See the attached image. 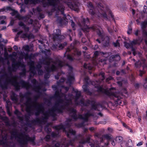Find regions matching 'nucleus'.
<instances>
[{
    "instance_id": "1",
    "label": "nucleus",
    "mask_w": 147,
    "mask_h": 147,
    "mask_svg": "<svg viewBox=\"0 0 147 147\" xmlns=\"http://www.w3.org/2000/svg\"><path fill=\"white\" fill-rule=\"evenodd\" d=\"M3 76L7 77V78L3 84H0V86L3 90L7 89L9 84L13 86L16 91H18L20 89L21 86L20 84L21 85L22 88H26L27 89L29 88L31 86L29 82L25 81L23 80H21L19 82L14 79L12 80L8 77V74L6 73H5Z\"/></svg>"
},
{
    "instance_id": "2",
    "label": "nucleus",
    "mask_w": 147,
    "mask_h": 147,
    "mask_svg": "<svg viewBox=\"0 0 147 147\" xmlns=\"http://www.w3.org/2000/svg\"><path fill=\"white\" fill-rule=\"evenodd\" d=\"M18 133L16 129H13L10 132L11 139L15 138L17 139V141L20 145H27L29 142L35 144V136L30 137L28 135L25 134L24 132L20 133L19 134Z\"/></svg>"
},
{
    "instance_id": "3",
    "label": "nucleus",
    "mask_w": 147,
    "mask_h": 147,
    "mask_svg": "<svg viewBox=\"0 0 147 147\" xmlns=\"http://www.w3.org/2000/svg\"><path fill=\"white\" fill-rule=\"evenodd\" d=\"M94 88L97 89L98 92H101L109 97L113 98L116 104L122 106L125 105L126 102L123 100V98L114 92H111L106 89L104 88L102 86L98 85L95 86Z\"/></svg>"
},
{
    "instance_id": "4",
    "label": "nucleus",
    "mask_w": 147,
    "mask_h": 147,
    "mask_svg": "<svg viewBox=\"0 0 147 147\" xmlns=\"http://www.w3.org/2000/svg\"><path fill=\"white\" fill-rule=\"evenodd\" d=\"M32 93L30 91L27 92L24 94L21 92L19 93V96L21 98V100H23L24 98L26 99L27 100L24 104L26 106V111L30 114L33 113L32 112L33 107L35 105L34 104L35 103L34 100L32 101V98L29 96Z\"/></svg>"
},
{
    "instance_id": "5",
    "label": "nucleus",
    "mask_w": 147,
    "mask_h": 147,
    "mask_svg": "<svg viewBox=\"0 0 147 147\" xmlns=\"http://www.w3.org/2000/svg\"><path fill=\"white\" fill-rule=\"evenodd\" d=\"M48 12L49 16L52 15L53 13L55 12V16L57 18V22L61 25H66L67 23L68 20L66 18V15L64 14L65 10H51Z\"/></svg>"
},
{
    "instance_id": "6",
    "label": "nucleus",
    "mask_w": 147,
    "mask_h": 147,
    "mask_svg": "<svg viewBox=\"0 0 147 147\" xmlns=\"http://www.w3.org/2000/svg\"><path fill=\"white\" fill-rule=\"evenodd\" d=\"M44 117L41 118H37L35 119L31 120V122L32 123L41 124L42 123L46 122L50 116L55 117L56 114L55 113V110L54 109H51L46 111L43 113Z\"/></svg>"
},
{
    "instance_id": "7",
    "label": "nucleus",
    "mask_w": 147,
    "mask_h": 147,
    "mask_svg": "<svg viewBox=\"0 0 147 147\" xmlns=\"http://www.w3.org/2000/svg\"><path fill=\"white\" fill-rule=\"evenodd\" d=\"M22 28L24 29L25 32L22 33L23 32L22 30L20 31L17 33L16 38H18L20 37V38L24 39L27 38L29 39L34 38V36L32 34V33H27V32L29 30V28L26 25L24 27H22Z\"/></svg>"
},
{
    "instance_id": "8",
    "label": "nucleus",
    "mask_w": 147,
    "mask_h": 147,
    "mask_svg": "<svg viewBox=\"0 0 147 147\" xmlns=\"http://www.w3.org/2000/svg\"><path fill=\"white\" fill-rule=\"evenodd\" d=\"M94 136L96 139H100L101 143H104L105 146L109 144V141L112 140V136L109 134H107L102 135L98 133L95 134Z\"/></svg>"
},
{
    "instance_id": "9",
    "label": "nucleus",
    "mask_w": 147,
    "mask_h": 147,
    "mask_svg": "<svg viewBox=\"0 0 147 147\" xmlns=\"http://www.w3.org/2000/svg\"><path fill=\"white\" fill-rule=\"evenodd\" d=\"M31 83L34 85V89L38 92L37 95L34 96V102L36 103V105L38 104L36 101L42 95V93L40 91V88L39 86L36 85L38 84V82L35 79H33L31 80Z\"/></svg>"
},
{
    "instance_id": "10",
    "label": "nucleus",
    "mask_w": 147,
    "mask_h": 147,
    "mask_svg": "<svg viewBox=\"0 0 147 147\" xmlns=\"http://www.w3.org/2000/svg\"><path fill=\"white\" fill-rule=\"evenodd\" d=\"M79 25L82 29L85 30L91 29L93 31H95L96 29V28L94 26H89L90 22L89 19L87 18H83L81 22L79 23Z\"/></svg>"
},
{
    "instance_id": "11",
    "label": "nucleus",
    "mask_w": 147,
    "mask_h": 147,
    "mask_svg": "<svg viewBox=\"0 0 147 147\" xmlns=\"http://www.w3.org/2000/svg\"><path fill=\"white\" fill-rule=\"evenodd\" d=\"M20 66L24 67V65L23 63H21L20 61H16L14 59L12 62V67H9L8 68V71L9 72H11L10 74L11 75V72L12 71H16Z\"/></svg>"
},
{
    "instance_id": "12",
    "label": "nucleus",
    "mask_w": 147,
    "mask_h": 147,
    "mask_svg": "<svg viewBox=\"0 0 147 147\" xmlns=\"http://www.w3.org/2000/svg\"><path fill=\"white\" fill-rule=\"evenodd\" d=\"M67 111L70 114H72L71 117L74 120L76 121L78 119H82L84 121V117L81 114H79L78 115L77 114V111L76 110L73 108L70 107L68 109Z\"/></svg>"
},
{
    "instance_id": "13",
    "label": "nucleus",
    "mask_w": 147,
    "mask_h": 147,
    "mask_svg": "<svg viewBox=\"0 0 147 147\" xmlns=\"http://www.w3.org/2000/svg\"><path fill=\"white\" fill-rule=\"evenodd\" d=\"M47 2L45 1V0H42L41 1L43 7H46L48 6H52L54 7L57 6L59 0H47Z\"/></svg>"
},
{
    "instance_id": "14",
    "label": "nucleus",
    "mask_w": 147,
    "mask_h": 147,
    "mask_svg": "<svg viewBox=\"0 0 147 147\" xmlns=\"http://www.w3.org/2000/svg\"><path fill=\"white\" fill-rule=\"evenodd\" d=\"M33 107L35 108L36 109V112H35V114L36 116H38L40 113H45V107L43 104L41 103L38 105H35Z\"/></svg>"
},
{
    "instance_id": "15",
    "label": "nucleus",
    "mask_w": 147,
    "mask_h": 147,
    "mask_svg": "<svg viewBox=\"0 0 147 147\" xmlns=\"http://www.w3.org/2000/svg\"><path fill=\"white\" fill-rule=\"evenodd\" d=\"M86 102L88 105L91 104V109L92 110L99 111L100 110L98 109L99 106H100L101 107H102V105L99 104H96V102L94 100L88 99L86 100Z\"/></svg>"
},
{
    "instance_id": "16",
    "label": "nucleus",
    "mask_w": 147,
    "mask_h": 147,
    "mask_svg": "<svg viewBox=\"0 0 147 147\" xmlns=\"http://www.w3.org/2000/svg\"><path fill=\"white\" fill-rule=\"evenodd\" d=\"M79 41L76 40L75 39L73 43L71 44L70 46L67 48L66 52L64 53V57H66V54L67 53L71 51H72V49H76L75 47L79 45Z\"/></svg>"
},
{
    "instance_id": "17",
    "label": "nucleus",
    "mask_w": 147,
    "mask_h": 147,
    "mask_svg": "<svg viewBox=\"0 0 147 147\" xmlns=\"http://www.w3.org/2000/svg\"><path fill=\"white\" fill-rule=\"evenodd\" d=\"M61 33L59 29H56L54 30V34L53 35V39L54 41L56 40H61Z\"/></svg>"
},
{
    "instance_id": "18",
    "label": "nucleus",
    "mask_w": 147,
    "mask_h": 147,
    "mask_svg": "<svg viewBox=\"0 0 147 147\" xmlns=\"http://www.w3.org/2000/svg\"><path fill=\"white\" fill-rule=\"evenodd\" d=\"M52 60V58L49 57L47 56L42 58L40 63L41 64L46 65L47 66H49Z\"/></svg>"
},
{
    "instance_id": "19",
    "label": "nucleus",
    "mask_w": 147,
    "mask_h": 147,
    "mask_svg": "<svg viewBox=\"0 0 147 147\" xmlns=\"http://www.w3.org/2000/svg\"><path fill=\"white\" fill-rule=\"evenodd\" d=\"M12 10V12L11 13V14L12 16L16 15V18L20 20H23L24 19H26L27 16H22L20 15L17 11L15 10Z\"/></svg>"
},
{
    "instance_id": "20",
    "label": "nucleus",
    "mask_w": 147,
    "mask_h": 147,
    "mask_svg": "<svg viewBox=\"0 0 147 147\" xmlns=\"http://www.w3.org/2000/svg\"><path fill=\"white\" fill-rule=\"evenodd\" d=\"M3 145V147H10V146L7 142V136L6 135L2 137V139L0 140V145Z\"/></svg>"
},
{
    "instance_id": "21",
    "label": "nucleus",
    "mask_w": 147,
    "mask_h": 147,
    "mask_svg": "<svg viewBox=\"0 0 147 147\" xmlns=\"http://www.w3.org/2000/svg\"><path fill=\"white\" fill-rule=\"evenodd\" d=\"M59 103H60L57 101L55 104V107L51 109H54L55 111L56 110H57L58 112L62 113L63 112V109H64L63 106L62 105L60 106Z\"/></svg>"
},
{
    "instance_id": "22",
    "label": "nucleus",
    "mask_w": 147,
    "mask_h": 147,
    "mask_svg": "<svg viewBox=\"0 0 147 147\" xmlns=\"http://www.w3.org/2000/svg\"><path fill=\"white\" fill-rule=\"evenodd\" d=\"M121 147H132L133 144L132 140L129 139L128 141H123L121 144Z\"/></svg>"
},
{
    "instance_id": "23",
    "label": "nucleus",
    "mask_w": 147,
    "mask_h": 147,
    "mask_svg": "<svg viewBox=\"0 0 147 147\" xmlns=\"http://www.w3.org/2000/svg\"><path fill=\"white\" fill-rule=\"evenodd\" d=\"M28 113L29 115V116L25 115L24 116L25 121L26 122L25 125L29 127H31L33 125H35V123H32L31 122V120L30 121L29 120L30 118V116L31 114L32 115L33 114V113L32 114H29V113Z\"/></svg>"
},
{
    "instance_id": "24",
    "label": "nucleus",
    "mask_w": 147,
    "mask_h": 147,
    "mask_svg": "<svg viewBox=\"0 0 147 147\" xmlns=\"http://www.w3.org/2000/svg\"><path fill=\"white\" fill-rule=\"evenodd\" d=\"M121 57L119 54L112 55L110 57L109 59V61L111 62L113 61H118L120 60Z\"/></svg>"
},
{
    "instance_id": "25",
    "label": "nucleus",
    "mask_w": 147,
    "mask_h": 147,
    "mask_svg": "<svg viewBox=\"0 0 147 147\" xmlns=\"http://www.w3.org/2000/svg\"><path fill=\"white\" fill-rule=\"evenodd\" d=\"M30 65V73L33 74L34 75L36 74V72L35 70V67L34 66V63L33 61H31L29 63Z\"/></svg>"
},
{
    "instance_id": "26",
    "label": "nucleus",
    "mask_w": 147,
    "mask_h": 147,
    "mask_svg": "<svg viewBox=\"0 0 147 147\" xmlns=\"http://www.w3.org/2000/svg\"><path fill=\"white\" fill-rule=\"evenodd\" d=\"M57 69V67L53 64L52 65L51 67L47 66L45 67L46 71L48 73L55 71Z\"/></svg>"
},
{
    "instance_id": "27",
    "label": "nucleus",
    "mask_w": 147,
    "mask_h": 147,
    "mask_svg": "<svg viewBox=\"0 0 147 147\" xmlns=\"http://www.w3.org/2000/svg\"><path fill=\"white\" fill-rule=\"evenodd\" d=\"M53 128L56 130L59 131L61 129H63L64 131L66 129L65 126L63 125L62 123L60 124L54 126Z\"/></svg>"
},
{
    "instance_id": "28",
    "label": "nucleus",
    "mask_w": 147,
    "mask_h": 147,
    "mask_svg": "<svg viewBox=\"0 0 147 147\" xmlns=\"http://www.w3.org/2000/svg\"><path fill=\"white\" fill-rule=\"evenodd\" d=\"M94 114L90 112V111H88L87 113L84 114V121L85 122H87L88 121V118L90 116H93Z\"/></svg>"
},
{
    "instance_id": "29",
    "label": "nucleus",
    "mask_w": 147,
    "mask_h": 147,
    "mask_svg": "<svg viewBox=\"0 0 147 147\" xmlns=\"http://www.w3.org/2000/svg\"><path fill=\"white\" fill-rule=\"evenodd\" d=\"M53 62L54 64L57 65V67L59 68H61L64 66V63L59 59H58Z\"/></svg>"
},
{
    "instance_id": "30",
    "label": "nucleus",
    "mask_w": 147,
    "mask_h": 147,
    "mask_svg": "<svg viewBox=\"0 0 147 147\" xmlns=\"http://www.w3.org/2000/svg\"><path fill=\"white\" fill-rule=\"evenodd\" d=\"M82 88L84 92L88 95L91 96L92 94V93L90 91L89 89L88 88V86L87 85H84L82 86Z\"/></svg>"
},
{
    "instance_id": "31",
    "label": "nucleus",
    "mask_w": 147,
    "mask_h": 147,
    "mask_svg": "<svg viewBox=\"0 0 147 147\" xmlns=\"http://www.w3.org/2000/svg\"><path fill=\"white\" fill-rule=\"evenodd\" d=\"M40 2V0H24V3L26 5L28 4L29 3L30 4H35Z\"/></svg>"
},
{
    "instance_id": "32",
    "label": "nucleus",
    "mask_w": 147,
    "mask_h": 147,
    "mask_svg": "<svg viewBox=\"0 0 147 147\" xmlns=\"http://www.w3.org/2000/svg\"><path fill=\"white\" fill-rule=\"evenodd\" d=\"M17 96V95L15 92H13L10 96L11 99L12 101L17 102L18 100Z\"/></svg>"
},
{
    "instance_id": "33",
    "label": "nucleus",
    "mask_w": 147,
    "mask_h": 147,
    "mask_svg": "<svg viewBox=\"0 0 147 147\" xmlns=\"http://www.w3.org/2000/svg\"><path fill=\"white\" fill-rule=\"evenodd\" d=\"M33 12H34L36 10L38 12V19L40 20L44 18L45 17V15L42 13H40L42 11V10H32Z\"/></svg>"
},
{
    "instance_id": "34",
    "label": "nucleus",
    "mask_w": 147,
    "mask_h": 147,
    "mask_svg": "<svg viewBox=\"0 0 147 147\" xmlns=\"http://www.w3.org/2000/svg\"><path fill=\"white\" fill-rule=\"evenodd\" d=\"M75 103L77 105H82L81 106H83L85 107H87L88 106V104L86 102H85L83 99H81L79 102H77V101Z\"/></svg>"
},
{
    "instance_id": "35",
    "label": "nucleus",
    "mask_w": 147,
    "mask_h": 147,
    "mask_svg": "<svg viewBox=\"0 0 147 147\" xmlns=\"http://www.w3.org/2000/svg\"><path fill=\"white\" fill-rule=\"evenodd\" d=\"M74 80V78L73 76L69 75L67 76V83H69L70 84H72Z\"/></svg>"
},
{
    "instance_id": "36",
    "label": "nucleus",
    "mask_w": 147,
    "mask_h": 147,
    "mask_svg": "<svg viewBox=\"0 0 147 147\" xmlns=\"http://www.w3.org/2000/svg\"><path fill=\"white\" fill-rule=\"evenodd\" d=\"M140 38H138L137 39L133 40L130 42L131 45V46H133V45L137 44L140 45V42H141V41H140Z\"/></svg>"
},
{
    "instance_id": "37",
    "label": "nucleus",
    "mask_w": 147,
    "mask_h": 147,
    "mask_svg": "<svg viewBox=\"0 0 147 147\" xmlns=\"http://www.w3.org/2000/svg\"><path fill=\"white\" fill-rule=\"evenodd\" d=\"M96 32L98 37L100 39V40L102 41H103L105 39L104 36L100 30L99 29H98L97 30Z\"/></svg>"
},
{
    "instance_id": "38",
    "label": "nucleus",
    "mask_w": 147,
    "mask_h": 147,
    "mask_svg": "<svg viewBox=\"0 0 147 147\" xmlns=\"http://www.w3.org/2000/svg\"><path fill=\"white\" fill-rule=\"evenodd\" d=\"M72 50H73L74 53H73V55L75 57L77 56L78 57L80 56L81 54V53L80 51H79L76 49H72Z\"/></svg>"
},
{
    "instance_id": "39",
    "label": "nucleus",
    "mask_w": 147,
    "mask_h": 147,
    "mask_svg": "<svg viewBox=\"0 0 147 147\" xmlns=\"http://www.w3.org/2000/svg\"><path fill=\"white\" fill-rule=\"evenodd\" d=\"M51 147H60L61 144L59 142L56 141H53L51 144Z\"/></svg>"
},
{
    "instance_id": "40",
    "label": "nucleus",
    "mask_w": 147,
    "mask_h": 147,
    "mask_svg": "<svg viewBox=\"0 0 147 147\" xmlns=\"http://www.w3.org/2000/svg\"><path fill=\"white\" fill-rule=\"evenodd\" d=\"M105 41L104 42L103 45L105 47H108L109 45L110 38L108 36H106L105 38Z\"/></svg>"
},
{
    "instance_id": "41",
    "label": "nucleus",
    "mask_w": 147,
    "mask_h": 147,
    "mask_svg": "<svg viewBox=\"0 0 147 147\" xmlns=\"http://www.w3.org/2000/svg\"><path fill=\"white\" fill-rule=\"evenodd\" d=\"M75 92L76 94L75 96V102H76L81 96V94L80 91H75Z\"/></svg>"
},
{
    "instance_id": "42",
    "label": "nucleus",
    "mask_w": 147,
    "mask_h": 147,
    "mask_svg": "<svg viewBox=\"0 0 147 147\" xmlns=\"http://www.w3.org/2000/svg\"><path fill=\"white\" fill-rule=\"evenodd\" d=\"M4 123H5L6 126H10L11 124L9 123V119L7 117H3L2 119Z\"/></svg>"
},
{
    "instance_id": "43",
    "label": "nucleus",
    "mask_w": 147,
    "mask_h": 147,
    "mask_svg": "<svg viewBox=\"0 0 147 147\" xmlns=\"http://www.w3.org/2000/svg\"><path fill=\"white\" fill-rule=\"evenodd\" d=\"M60 97L59 92L57 90L55 91L54 95L51 97V98L56 99Z\"/></svg>"
},
{
    "instance_id": "44",
    "label": "nucleus",
    "mask_w": 147,
    "mask_h": 147,
    "mask_svg": "<svg viewBox=\"0 0 147 147\" xmlns=\"http://www.w3.org/2000/svg\"><path fill=\"white\" fill-rule=\"evenodd\" d=\"M84 67L89 70H91L92 68V67L91 66L90 64H87L86 63H84Z\"/></svg>"
},
{
    "instance_id": "45",
    "label": "nucleus",
    "mask_w": 147,
    "mask_h": 147,
    "mask_svg": "<svg viewBox=\"0 0 147 147\" xmlns=\"http://www.w3.org/2000/svg\"><path fill=\"white\" fill-rule=\"evenodd\" d=\"M23 68L22 70V72L20 73V76H26V69L25 67V65H24V67H22Z\"/></svg>"
},
{
    "instance_id": "46",
    "label": "nucleus",
    "mask_w": 147,
    "mask_h": 147,
    "mask_svg": "<svg viewBox=\"0 0 147 147\" xmlns=\"http://www.w3.org/2000/svg\"><path fill=\"white\" fill-rule=\"evenodd\" d=\"M7 105L6 106V108L7 111V112L9 114H10L9 111L10 106L11 105V103L9 101H6Z\"/></svg>"
},
{
    "instance_id": "47",
    "label": "nucleus",
    "mask_w": 147,
    "mask_h": 147,
    "mask_svg": "<svg viewBox=\"0 0 147 147\" xmlns=\"http://www.w3.org/2000/svg\"><path fill=\"white\" fill-rule=\"evenodd\" d=\"M115 140L116 141V143H120L123 140V138L121 136H117Z\"/></svg>"
},
{
    "instance_id": "48",
    "label": "nucleus",
    "mask_w": 147,
    "mask_h": 147,
    "mask_svg": "<svg viewBox=\"0 0 147 147\" xmlns=\"http://www.w3.org/2000/svg\"><path fill=\"white\" fill-rule=\"evenodd\" d=\"M78 136L79 137L82 138V139H81L80 140L79 142V144H85L86 143L84 140L83 138V136L81 134H79L78 135Z\"/></svg>"
},
{
    "instance_id": "49",
    "label": "nucleus",
    "mask_w": 147,
    "mask_h": 147,
    "mask_svg": "<svg viewBox=\"0 0 147 147\" xmlns=\"http://www.w3.org/2000/svg\"><path fill=\"white\" fill-rule=\"evenodd\" d=\"M101 53V55H103L104 57L107 58L109 57L111 55L110 52H100Z\"/></svg>"
},
{
    "instance_id": "50",
    "label": "nucleus",
    "mask_w": 147,
    "mask_h": 147,
    "mask_svg": "<svg viewBox=\"0 0 147 147\" xmlns=\"http://www.w3.org/2000/svg\"><path fill=\"white\" fill-rule=\"evenodd\" d=\"M142 35L146 38L145 42L146 44H147V32L145 30H143L142 31Z\"/></svg>"
},
{
    "instance_id": "51",
    "label": "nucleus",
    "mask_w": 147,
    "mask_h": 147,
    "mask_svg": "<svg viewBox=\"0 0 147 147\" xmlns=\"http://www.w3.org/2000/svg\"><path fill=\"white\" fill-rule=\"evenodd\" d=\"M27 16V19H24L23 20H25V21H28L29 24H32L33 22V20L32 19L29 18V17L28 16Z\"/></svg>"
},
{
    "instance_id": "52",
    "label": "nucleus",
    "mask_w": 147,
    "mask_h": 147,
    "mask_svg": "<svg viewBox=\"0 0 147 147\" xmlns=\"http://www.w3.org/2000/svg\"><path fill=\"white\" fill-rule=\"evenodd\" d=\"M52 98H51V97L49 99L45 98L44 99V100L45 102L47 103V105H49L51 104V100Z\"/></svg>"
},
{
    "instance_id": "53",
    "label": "nucleus",
    "mask_w": 147,
    "mask_h": 147,
    "mask_svg": "<svg viewBox=\"0 0 147 147\" xmlns=\"http://www.w3.org/2000/svg\"><path fill=\"white\" fill-rule=\"evenodd\" d=\"M86 138L84 140L86 143H89L90 139V135H86Z\"/></svg>"
},
{
    "instance_id": "54",
    "label": "nucleus",
    "mask_w": 147,
    "mask_h": 147,
    "mask_svg": "<svg viewBox=\"0 0 147 147\" xmlns=\"http://www.w3.org/2000/svg\"><path fill=\"white\" fill-rule=\"evenodd\" d=\"M67 59L69 61H72L74 60V59L71 55L68 54L67 55Z\"/></svg>"
},
{
    "instance_id": "55",
    "label": "nucleus",
    "mask_w": 147,
    "mask_h": 147,
    "mask_svg": "<svg viewBox=\"0 0 147 147\" xmlns=\"http://www.w3.org/2000/svg\"><path fill=\"white\" fill-rule=\"evenodd\" d=\"M23 49L26 51L29 52L30 51V47L28 45L24 46L23 47Z\"/></svg>"
},
{
    "instance_id": "56",
    "label": "nucleus",
    "mask_w": 147,
    "mask_h": 147,
    "mask_svg": "<svg viewBox=\"0 0 147 147\" xmlns=\"http://www.w3.org/2000/svg\"><path fill=\"white\" fill-rule=\"evenodd\" d=\"M67 42H64L62 44H60L59 46V48L61 49H62L65 46L67 45Z\"/></svg>"
},
{
    "instance_id": "57",
    "label": "nucleus",
    "mask_w": 147,
    "mask_h": 147,
    "mask_svg": "<svg viewBox=\"0 0 147 147\" xmlns=\"http://www.w3.org/2000/svg\"><path fill=\"white\" fill-rule=\"evenodd\" d=\"M32 54L29 55L28 53L24 55V58L25 59H30L32 57Z\"/></svg>"
},
{
    "instance_id": "58",
    "label": "nucleus",
    "mask_w": 147,
    "mask_h": 147,
    "mask_svg": "<svg viewBox=\"0 0 147 147\" xmlns=\"http://www.w3.org/2000/svg\"><path fill=\"white\" fill-rule=\"evenodd\" d=\"M45 130L46 131L47 133L49 134L52 131L51 129L49 128L48 126H46L45 128Z\"/></svg>"
},
{
    "instance_id": "59",
    "label": "nucleus",
    "mask_w": 147,
    "mask_h": 147,
    "mask_svg": "<svg viewBox=\"0 0 147 147\" xmlns=\"http://www.w3.org/2000/svg\"><path fill=\"white\" fill-rule=\"evenodd\" d=\"M65 79V78L63 77H62L59 80V81H58L57 82V84L58 85H59L61 83H63L64 82Z\"/></svg>"
},
{
    "instance_id": "60",
    "label": "nucleus",
    "mask_w": 147,
    "mask_h": 147,
    "mask_svg": "<svg viewBox=\"0 0 147 147\" xmlns=\"http://www.w3.org/2000/svg\"><path fill=\"white\" fill-rule=\"evenodd\" d=\"M141 65V63L139 61H137L135 63V66L136 68H139Z\"/></svg>"
},
{
    "instance_id": "61",
    "label": "nucleus",
    "mask_w": 147,
    "mask_h": 147,
    "mask_svg": "<svg viewBox=\"0 0 147 147\" xmlns=\"http://www.w3.org/2000/svg\"><path fill=\"white\" fill-rule=\"evenodd\" d=\"M102 52L98 51H95L94 53V57H98L99 55H101L102 54L100 52Z\"/></svg>"
},
{
    "instance_id": "62",
    "label": "nucleus",
    "mask_w": 147,
    "mask_h": 147,
    "mask_svg": "<svg viewBox=\"0 0 147 147\" xmlns=\"http://www.w3.org/2000/svg\"><path fill=\"white\" fill-rule=\"evenodd\" d=\"M68 132L69 134H71L74 136L76 134V131L71 129L69 130Z\"/></svg>"
},
{
    "instance_id": "63",
    "label": "nucleus",
    "mask_w": 147,
    "mask_h": 147,
    "mask_svg": "<svg viewBox=\"0 0 147 147\" xmlns=\"http://www.w3.org/2000/svg\"><path fill=\"white\" fill-rule=\"evenodd\" d=\"M51 139V136L49 134H47L45 136V139L46 141L49 142Z\"/></svg>"
},
{
    "instance_id": "64",
    "label": "nucleus",
    "mask_w": 147,
    "mask_h": 147,
    "mask_svg": "<svg viewBox=\"0 0 147 147\" xmlns=\"http://www.w3.org/2000/svg\"><path fill=\"white\" fill-rule=\"evenodd\" d=\"M71 25L72 27V28L73 30H76V25L75 23L73 21L71 20Z\"/></svg>"
}]
</instances>
